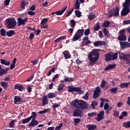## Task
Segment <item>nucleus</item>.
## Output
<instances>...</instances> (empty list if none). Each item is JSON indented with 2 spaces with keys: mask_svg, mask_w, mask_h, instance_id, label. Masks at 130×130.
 Listing matches in <instances>:
<instances>
[{
  "mask_svg": "<svg viewBox=\"0 0 130 130\" xmlns=\"http://www.w3.org/2000/svg\"><path fill=\"white\" fill-rule=\"evenodd\" d=\"M55 72V68H52L47 74L48 77H49V76L51 75V74L52 73H54Z\"/></svg>",
  "mask_w": 130,
  "mask_h": 130,
  "instance_id": "nucleus-48",
  "label": "nucleus"
},
{
  "mask_svg": "<svg viewBox=\"0 0 130 130\" xmlns=\"http://www.w3.org/2000/svg\"><path fill=\"white\" fill-rule=\"evenodd\" d=\"M113 115L115 117H118V116H119V112L115 110L114 111Z\"/></svg>",
  "mask_w": 130,
  "mask_h": 130,
  "instance_id": "nucleus-57",
  "label": "nucleus"
},
{
  "mask_svg": "<svg viewBox=\"0 0 130 130\" xmlns=\"http://www.w3.org/2000/svg\"><path fill=\"white\" fill-rule=\"evenodd\" d=\"M22 101V98L19 96H14V104H19Z\"/></svg>",
  "mask_w": 130,
  "mask_h": 130,
  "instance_id": "nucleus-20",
  "label": "nucleus"
},
{
  "mask_svg": "<svg viewBox=\"0 0 130 130\" xmlns=\"http://www.w3.org/2000/svg\"><path fill=\"white\" fill-rule=\"evenodd\" d=\"M90 43H91V41L89 40V37H84L82 39L81 46L83 47V46H85V45H88V44H90Z\"/></svg>",
  "mask_w": 130,
  "mask_h": 130,
  "instance_id": "nucleus-9",
  "label": "nucleus"
},
{
  "mask_svg": "<svg viewBox=\"0 0 130 130\" xmlns=\"http://www.w3.org/2000/svg\"><path fill=\"white\" fill-rule=\"evenodd\" d=\"M60 106V105L59 104L57 103H55L53 106H52V108L54 110H55L56 108L58 107H59Z\"/></svg>",
  "mask_w": 130,
  "mask_h": 130,
  "instance_id": "nucleus-47",
  "label": "nucleus"
},
{
  "mask_svg": "<svg viewBox=\"0 0 130 130\" xmlns=\"http://www.w3.org/2000/svg\"><path fill=\"white\" fill-rule=\"evenodd\" d=\"M68 92H75V87H73L72 86H69Z\"/></svg>",
  "mask_w": 130,
  "mask_h": 130,
  "instance_id": "nucleus-58",
  "label": "nucleus"
},
{
  "mask_svg": "<svg viewBox=\"0 0 130 130\" xmlns=\"http://www.w3.org/2000/svg\"><path fill=\"white\" fill-rule=\"evenodd\" d=\"M55 93L54 92H50L48 94V98L49 99H53V98H55Z\"/></svg>",
  "mask_w": 130,
  "mask_h": 130,
  "instance_id": "nucleus-29",
  "label": "nucleus"
},
{
  "mask_svg": "<svg viewBox=\"0 0 130 130\" xmlns=\"http://www.w3.org/2000/svg\"><path fill=\"white\" fill-rule=\"evenodd\" d=\"M112 56H111V60H114V59H117L118 56V54L117 53H113L111 52Z\"/></svg>",
  "mask_w": 130,
  "mask_h": 130,
  "instance_id": "nucleus-27",
  "label": "nucleus"
},
{
  "mask_svg": "<svg viewBox=\"0 0 130 130\" xmlns=\"http://www.w3.org/2000/svg\"><path fill=\"white\" fill-rule=\"evenodd\" d=\"M85 36H88L90 34V29L89 28L86 29L83 33Z\"/></svg>",
  "mask_w": 130,
  "mask_h": 130,
  "instance_id": "nucleus-53",
  "label": "nucleus"
},
{
  "mask_svg": "<svg viewBox=\"0 0 130 130\" xmlns=\"http://www.w3.org/2000/svg\"><path fill=\"white\" fill-rule=\"evenodd\" d=\"M123 126L124 127H125V128H128L130 127V121H127V122H124L123 123Z\"/></svg>",
  "mask_w": 130,
  "mask_h": 130,
  "instance_id": "nucleus-35",
  "label": "nucleus"
},
{
  "mask_svg": "<svg viewBox=\"0 0 130 130\" xmlns=\"http://www.w3.org/2000/svg\"><path fill=\"white\" fill-rule=\"evenodd\" d=\"M98 50H99L97 49L93 50L88 54V57L89 61L96 62V61L98 60L99 56H100V54L98 52Z\"/></svg>",
  "mask_w": 130,
  "mask_h": 130,
  "instance_id": "nucleus-3",
  "label": "nucleus"
},
{
  "mask_svg": "<svg viewBox=\"0 0 130 130\" xmlns=\"http://www.w3.org/2000/svg\"><path fill=\"white\" fill-rule=\"evenodd\" d=\"M1 85L2 87L4 88V89H6L7 87H8V82H2Z\"/></svg>",
  "mask_w": 130,
  "mask_h": 130,
  "instance_id": "nucleus-55",
  "label": "nucleus"
},
{
  "mask_svg": "<svg viewBox=\"0 0 130 130\" xmlns=\"http://www.w3.org/2000/svg\"><path fill=\"white\" fill-rule=\"evenodd\" d=\"M6 22L8 24V28L9 29H14L15 26L17 25V22L15 20V18H9L6 20Z\"/></svg>",
  "mask_w": 130,
  "mask_h": 130,
  "instance_id": "nucleus-6",
  "label": "nucleus"
},
{
  "mask_svg": "<svg viewBox=\"0 0 130 130\" xmlns=\"http://www.w3.org/2000/svg\"><path fill=\"white\" fill-rule=\"evenodd\" d=\"M62 123H60L58 126H57L55 128V130H60L61 129V127H62Z\"/></svg>",
  "mask_w": 130,
  "mask_h": 130,
  "instance_id": "nucleus-52",
  "label": "nucleus"
},
{
  "mask_svg": "<svg viewBox=\"0 0 130 130\" xmlns=\"http://www.w3.org/2000/svg\"><path fill=\"white\" fill-rule=\"evenodd\" d=\"M100 107L102 108L104 105V99H101Z\"/></svg>",
  "mask_w": 130,
  "mask_h": 130,
  "instance_id": "nucleus-62",
  "label": "nucleus"
},
{
  "mask_svg": "<svg viewBox=\"0 0 130 130\" xmlns=\"http://www.w3.org/2000/svg\"><path fill=\"white\" fill-rule=\"evenodd\" d=\"M119 15V8L118 7H116L113 10L109 12L108 17L109 18H111V17H117Z\"/></svg>",
  "mask_w": 130,
  "mask_h": 130,
  "instance_id": "nucleus-5",
  "label": "nucleus"
},
{
  "mask_svg": "<svg viewBox=\"0 0 130 130\" xmlns=\"http://www.w3.org/2000/svg\"><path fill=\"white\" fill-rule=\"evenodd\" d=\"M88 18L89 20L91 21V20H94V19L95 18V16L93 12H90L88 15Z\"/></svg>",
  "mask_w": 130,
  "mask_h": 130,
  "instance_id": "nucleus-23",
  "label": "nucleus"
},
{
  "mask_svg": "<svg viewBox=\"0 0 130 130\" xmlns=\"http://www.w3.org/2000/svg\"><path fill=\"white\" fill-rule=\"evenodd\" d=\"M112 54H111V52L108 53L105 55V59L106 61H109L111 60V56Z\"/></svg>",
  "mask_w": 130,
  "mask_h": 130,
  "instance_id": "nucleus-16",
  "label": "nucleus"
},
{
  "mask_svg": "<svg viewBox=\"0 0 130 130\" xmlns=\"http://www.w3.org/2000/svg\"><path fill=\"white\" fill-rule=\"evenodd\" d=\"M94 46L95 47H98L101 45H105V42L104 41H98L93 43Z\"/></svg>",
  "mask_w": 130,
  "mask_h": 130,
  "instance_id": "nucleus-14",
  "label": "nucleus"
},
{
  "mask_svg": "<svg viewBox=\"0 0 130 130\" xmlns=\"http://www.w3.org/2000/svg\"><path fill=\"white\" fill-rule=\"evenodd\" d=\"M42 100V106H46L48 104V100L47 99V96L43 95Z\"/></svg>",
  "mask_w": 130,
  "mask_h": 130,
  "instance_id": "nucleus-15",
  "label": "nucleus"
},
{
  "mask_svg": "<svg viewBox=\"0 0 130 130\" xmlns=\"http://www.w3.org/2000/svg\"><path fill=\"white\" fill-rule=\"evenodd\" d=\"M1 36L5 37L6 36V30L4 28H2L0 30Z\"/></svg>",
  "mask_w": 130,
  "mask_h": 130,
  "instance_id": "nucleus-43",
  "label": "nucleus"
},
{
  "mask_svg": "<svg viewBox=\"0 0 130 130\" xmlns=\"http://www.w3.org/2000/svg\"><path fill=\"white\" fill-rule=\"evenodd\" d=\"M0 61L2 64H4L5 66H10V64H11V62L8 60L1 59Z\"/></svg>",
  "mask_w": 130,
  "mask_h": 130,
  "instance_id": "nucleus-19",
  "label": "nucleus"
},
{
  "mask_svg": "<svg viewBox=\"0 0 130 130\" xmlns=\"http://www.w3.org/2000/svg\"><path fill=\"white\" fill-rule=\"evenodd\" d=\"M122 8L121 16H126L130 12V0H125V2L122 4Z\"/></svg>",
  "mask_w": 130,
  "mask_h": 130,
  "instance_id": "nucleus-2",
  "label": "nucleus"
},
{
  "mask_svg": "<svg viewBox=\"0 0 130 130\" xmlns=\"http://www.w3.org/2000/svg\"><path fill=\"white\" fill-rule=\"evenodd\" d=\"M64 57H65L66 59H68L69 58H71V57L72 56L71 55V53L69 52V51H64L62 52Z\"/></svg>",
  "mask_w": 130,
  "mask_h": 130,
  "instance_id": "nucleus-18",
  "label": "nucleus"
},
{
  "mask_svg": "<svg viewBox=\"0 0 130 130\" xmlns=\"http://www.w3.org/2000/svg\"><path fill=\"white\" fill-rule=\"evenodd\" d=\"M50 111V109L48 108V109H46L43 111H40L39 112V113H40V114H45V113H47Z\"/></svg>",
  "mask_w": 130,
  "mask_h": 130,
  "instance_id": "nucleus-33",
  "label": "nucleus"
},
{
  "mask_svg": "<svg viewBox=\"0 0 130 130\" xmlns=\"http://www.w3.org/2000/svg\"><path fill=\"white\" fill-rule=\"evenodd\" d=\"M103 32L105 35H106V36H107V37H109V36H110V35L109 34V31L107 30V29L104 28Z\"/></svg>",
  "mask_w": 130,
  "mask_h": 130,
  "instance_id": "nucleus-42",
  "label": "nucleus"
},
{
  "mask_svg": "<svg viewBox=\"0 0 130 130\" xmlns=\"http://www.w3.org/2000/svg\"><path fill=\"white\" fill-rule=\"evenodd\" d=\"M120 45L121 49H125V48H128L130 47V43L127 42H120Z\"/></svg>",
  "mask_w": 130,
  "mask_h": 130,
  "instance_id": "nucleus-10",
  "label": "nucleus"
},
{
  "mask_svg": "<svg viewBox=\"0 0 130 130\" xmlns=\"http://www.w3.org/2000/svg\"><path fill=\"white\" fill-rule=\"evenodd\" d=\"M105 85H106V81L103 80L101 82V84L100 85L101 87L102 88H104V87L105 86Z\"/></svg>",
  "mask_w": 130,
  "mask_h": 130,
  "instance_id": "nucleus-61",
  "label": "nucleus"
},
{
  "mask_svg": "<svg viewBox=\"0 0 130 130\" xmlns=\"http://www.w3.org/2000/svg\"><path fill=\"white\" fill-rule=\"evenodd\" d=\"M64 80L65 82H68L69 83H70V82H73L74 81V79L71 77H68L67 76L64 77Z\"/></svg>",
  "mask_w": 130,
  "mask_h": 130,
  "instance_id": "nucleus-32",
  "label": "nucleus"
},
{
  "mask_svg": "<svg viewBox=\"0 0 130 130\" xmlns=\"http://www.w3.org/2000/svg\"><path fill=\"white\" fill-rule=\"evenodd\" d=\"M100 92H101V88H100L99 86L95 87V90L93 91V98L94 99L98 98V97L100 96Z\"/></svg>",
  "mask_w": 130,
  "mask_h": 130,
  "instance_id": "nucleus-8",
  "label": "nucleus"
},
{
  "mask_svg": "<svg viewBox=\"0 0 130 130\" xmlns=\"http://www.w3.org/2000/svg\"><path fill=\"white\" fill-rule=\"evenodd\" d=\"M114 68H115V64H109L105 68V71H109L110 70L114 69Z\"/></svg>",
  "mask_w": 130,
  "mask_h": 130,
  "instance_id": "nucleus-22",
  "label": "nucleus"
},
{
  "mask_svg": "<svg viewBox=\"0 0 130 130\" xmlns=\"http://www.w3.org/2000/svg\"><path fill=\"white\" fill-rule=\"evenodd\" d=\"M129 85V83H122L120 84V88H126Z\"/></svg>",
  "mask_w": 130,
  "mask_h": 130,
  "instance_id": "nucleus-39",
  "label": "nucleus"
},
{
  "mask_svg": "<svg viewBox=\"0 0 130 130\" xmlns=\"http://www.w3.org/2000/svg\"><path fill=\"white\" fill-rule=\"evenodd\" d=\"M27 5H28V2H27L25 0L22 1L21 2V9H23V10H24L25 7H26V6H27Z\"/></svg>",
  "mask_w": 130,
  "mask_h": 130,
  "instance_id": "nucleus-30",
  "label": "nucleus"
},
{
  "mask_svg": "<svg viewBox=\"0 0 130 130\" xmlns=\"http://www.w3.org/2000/svg\"><path fill=\"white\" fill-rule=\"evenodd\" d=\"M84 29H78L74 36L72 41L74 42L78 41V39H80L84 35Z\"/></svg>",
  "mask_w": 130,
  "mask_h": 130,
  "instance_id": "nucleus-4",
  "label": "nucleus"
},
{
  "mask_svg": "<svg viewBox=\"0 0 130 130\" xmlns=\"http://www.w3.org/2000/svg\"><path fill=\"white\" fill-rule=\"evenodd\" d=\"M38 124V122L36 120H32L31 122L28 124V126H35V125H37Z\"/></svg>",
  "mask_w": 130,
  "mask_h": 130,
  "instance_id": "nucleus-28",
  "label": "nucleus"
},
{
  "mask_svg": "<svg viewBox=\"0 0 130 130\" xmlns=\"http://www.w3.org/2000/svg\"><path fill=\"white\" fill-rule=\"evenodd\" d=\"M17 61V58H15L12 61V63L11 64L10 69L13 70L16 67V62Z\"/></svg>",
  "mask_w": 130,
  "mask_h": 130,
  "instance_id": "nucleus-21",
  "label": "nucleus"
},
{
  "mask_svg": "<svg viewBox=\"0 0 130 130\" xmlns=\"http://www.w3.org/2000/svg\"><path fill=\"white\" fill-rule=\"evenodd\" d=\"M74 92H78V94H84V91L82 90L80 87H74Z\"/></svg>",
  "mask_w": 130,
  "mask_h": 130,
  "instance_id": "nucleus-25",
  "label": "nucleus"
},
{
  "mask_svg": "<svg viewBox=\"0 0 130 130\" xmlns=\"http://www.w3.org/2000/svg\"><path fill=\"white\" fill-rule=\"evenodd\" d=\"M46 23H47V18L43 19L41 22V24H42V25H44Z\"/></svg>",
  "mask_w": 130,
  "mask_h": 130,
  "instance_id": "nucleus-59",
  "label": "nucleus"
},
{
  "mask_svg": "<svg viewBox=\"0 0 130 130\" xmlns=\"http://www.w3.org/2000/svg\"><path fill=\"white\" fill-rule=\"evenodd\" d=\"M15 34V30H9L6 32V35L8 37H12Z\"/></svg>",
  "mask_w": 130,
  "mask_h": 130,
  "instance_id": "nucleus-26",
  "label": "nucleus"
},
{
  "mask_svg": "<svg viewBox=\"0 0 130 130\" xmlns=\"http://www.w3.org/2000/svg\"><path fill=\"white\" fill-rule=\"evenodd\" d=\"M4 74H6L5 69L1 68V69H0V77H2V76H4Z\"/></svg>",
  "mask_w": 130,
  "mask_h": 130,
  "instance_id": "nucleus-60",
  "label": "nucleus"
},
{
  "mask_svg": "<svg viewBox=\"0 0 130 130\" xmlns=\"http://www.w3.org/2000/svg\"><path fill=\"white\" fill-rule=\"evenodd\" d=\"M110 24V22L108 21H105L102 26L103 27H108V26Z\"/></svg>",
  "mask_w": 130,
  "mask_h": 130,
  "instance_id": "nucleus-46",
  "label": "nucleus"
},
{
  "mask_svg": "<svg viewBox=\"0 0 130 130\" xmlns=\"http://www.w3.org/2000/svg\"><path fill=\"white\" fill-rule=\"evenodd\" d=\"M82 98L84 99V100H88L89 99V93L86 92L85 95L82 96Z\"/></svg>",
  "mask_w": 130,
  "mask_h": 130,
  "instance_id": "nucleus-51",
  "label": "nucleus"
},
{
  "mask_svg": "<svg viewBox=\"0 0 130 130\" xmlns=\"http://www.w3.org/2000/svg\"><path fill=\"white\" fill-rule=\"evenodd\" d=\"M94 31H98L100 29V25L99 24H96L93 28Z\"/></svg>",
  "mask_w": 130,
  "mask_h": 130,
  "instance_id": "nucleus-56",
  "label": "nucleus"
},
{
  "mask_svg": "<svg viewBox=\"0 0 130 130\" xmlns=\"http://www.w3.org/2000/svg\"><path fill=\"white\" fill-rule=\"evenodd\" d=\"M97 113L96 112H92V113H89L88 114V116H89V117H92V116H94L96 115Z\"/></svg>",
  "mask_w": 130,
  "mask_h": 130,
  "instance_id": "nucleus-63",
  "label": "nucleus"
},
{
  "mask_svg": "<svg viewBox=\"0 0 130 130\" xmlns=\"http://www.w3.org/2000/svg\"><path fill=\"white\" fill-rule=\"evenodd\" d=\"M59 75L58 74H56L52 78V82H56V79H58Z\"/></svg>",
  "mask_w": 130,
  "mask_h": 130,
  "instance_id": "nucleus-49",
  "label": "nucleus"
},
{
  "mask_svg": "<svg viewBox=\"0 0 130 130\" xmlns=\"http://www.w3.org/2000/svg\"><path fill=\"white\" fill-rule=\"evenodd\" d=\"M86 127L88 128V130H94L97 126L96 125L88 124L86 125Z\"/></svg>",
  "mask_w": 130,
  "mask_h": 130,
  "instance_id": "nucleus-24",
  "label": "nucleus"
},
{
  "mask_svg": "<svg viewBox=\"0 0 130 130\" xmlns=\"http://www.w3.org/2000/svg\"><path fill=\"white\" fill-rule=\"evenodd\" d=\"M127 115V112L125 111H123L122 112V115H120L119 117V119H122L123 117H124L125 116H126Z\"/></svg>",
  "mask_w": 130,
  "mask_h": 130,
  "instance_id": "nucleus-40",
  "label": "nucleus"
},
{
  "mask_svg": "<svg viewBox=\"0 0 130 130\" xmlns=\"http://www.w3.org/2000/svg\"><path fill=\"white\" fill-rule=\"evenodd\" d=\"M125 30L123 29L119 31V36L117 39L119 41H126V36L125 35Z\"/></svg>",
  "mask_w": 130,
  "mask_h": 130,
  "instance_id": "nucleus-7",
  "label": "nucleus"
},
{
  "mask_svg": "<svg viewBox=\"0 0 130 130\" xmlns=\"http://www.w3.org/2000/svg\"><path fill=\"white\" fill-rule=\"evenodd\" d=\"M73 103L74 107L77 108L73 111V116L74 117H81L83 115V112L81 109H88V104L84 101L78 100L73 101Z\"/></svg>",
  "mask_w": 130,
  "mask_h": 130,
  "instance_id": "nucleus-1",
  "label": "nucleus"
},
{
  "mask_svg": "<svg viewBox=\"0 0 130 130\" xmlns=\"http://www.w3.org/2000/svg\"><path fill=\"white\" fill-rule=\"evenodd\" d=\"M74 125H78L80 122H81V119L76 118L74 119Z\"/></svg>",
  "mask_w": 130,
  "mask_h": 130,
  "instance_id": "nucleus-34",
  "label": "nucleus"
},
{
  "mask_svg": "<svg viewBox=\"0 0 130 130\" xmlns=\"http://www.w3.org/2000/svg\"><path fill=\"white\" fill-rule=\"evenodd\" d=\"M67 8H68V7L66 6L65 7H63V8H62L61 10L56 11V15L57 16H60V15H62L63 14V13H64V12H66V10H67Z\"/></svg>",
  "mask_w": 130,
  "mask_h": 130,
  "instance_id": "nucleus-17",
  "label": "nucleus"
},
{
  "mask_svg": "<svg viewBox=\"0 0 130 130\" xmlns=\"http://www.w3.org/2000/svg\"><path fill=\"white\" fill-rule=\"evenodd\" d=\"M75 13L76 17L78 18H80V17H82V12H81L80 11L76 10Z\"/></svg>",
  "mask_w": 130,
  "mask_h": 130,
  "instance_id": "nucleus-41",
  "label": "nucleus"
},
{
  "mask_svg": "<svg viewBox=\"0 0 130 130\" xmlns=\"http://www.w3.org/2000/svg\"><path fill=\"white\" fill-rule=\"evenodd\" d=\"M65 86H66V85H64V83L60 84L57 88L58 91H61V90H62V89H63V88H64Z\"/></svg>",
  "mask_w": 130,
  "mask_h": 130,
  "instance_id": "nucleus-38",
  "label": "nucleus"
},
{
  "mask_svg": "<svg viewBox=\"0 0 130 130\" xmlns=\"http://www.w3.org/2000/svg\"><path fill=\"white\" fill-rule=\"evenodd\" d=\"M27 22V18L22 19L20 17H19L17 19V25L22 26V25H24Z\"/></svg>",
  "mask_w": 130,
  "mask_h": 130,
  "instance_id": "nucleus-12",
  "label": "nucleus"
},
{
  "mask_svg": "<svg viewBox=\"0 0 130 130\" xmlns=\"http://www.w3.org/2000/svg\"><path fill=\"white\" fill-rule=\"evenodd\" d=\"M97 121H101L102 119H104V111H101L97 114V117L95 118Z\"/></svg>",
  "mask_w": 130,
  "mask_h": 130,
  "instance_id": "nucleus-11",
  "label": "nucleus"
},
{
  "mask_svg": "<svg viewBox=\"0 0 130 130\" xmlns=\"http://www.w3.org/2000/svg\"><path fill=\"white\" fill-rule=\"evenodd\" d=\"M71 23V27L72 28H75V26H76V21L74 19H72L70 21Z\"/></svg>",
  "mask_w": 130,
  "mask_h": 130,
  "instance_id": "nucleus-45",
  "label": "nucleus"
},
{
  "mask_svg": "<svg viewBox=\"0 0 130 130\" xmlns=\"http://www.w3.org/2000/svg\"><path fill=\"white\" fill-rule=\"evenodd\" d=\"M30 120H31V117H29L28 118L23 119L22 123L23 124H25V123H28Z\"/></svg>",
  "mask_w": 130,
  "mask_h": 130,
  "instance_id": "nucleus-37",
  "label": "nucleus"
},
{
  "mask_svg": "<svg viewBox=\"0 0 130 130\" xmlns=\"http://www.w3.org/2000/svg\"><path fill=\"white\" fill-rule=\"evenodd\" d=\"M80 9V2L79 0H76L75 4V9L79 10Z\"/></svg>",
  "mask_w": 130,
  "mask_h": 130,
  "instance_id": "nucleus-36",
  "label": "nucleus"
},
{
  "mask_svg": "<svg viewBox=\"0 0 130 130\" xmlns=\"http://www.w3.org/2000/svg\"><path fill=\"white\" fill-rule=\"evenodd\" d=\"M98 105V103L96 101H93L91 102V106L93 108V109H95V106H97Z\"/></svg>",
  "mask_w": 130,
  "mask_h": 130,
  "instance_id": "nucleus-44",
  "label": "nucleus"
},
{
  "mask_svg": "<svg viewBox=\"0 0 130 130\" xmlns=\"http://www.w3.org/2000/svg\"><path fill=\"white\" fill-rule=\"evenodd\" d=\"M16 120H12L9 123V127H14V124H15V121Z\"/></svg>",
  "mask_w": 130,
  "mask_h": 130,
  "instance_id": "nucleus-54",
  "label": "nucleus"
},
{
  "mask_svg": "<svg viewBox=\"0 0 130 130\" xmlns=\"http://www.w3.org/2000/svg\"><path fill=\"white\" fill-rule=\"evenodd\" d=\"M14 89L15 90L18 89V91H23V90H24V88L23 86H22V85L19 86L17 84L15 85Z\"/></svg>",
  "mask_w": 130,
  "mask_h": 130,
  "instance_id": "nucleus-31",
  "label": "nucleus"
},
{
  "mask_svg": "<svg viewBox=\"0 0 130 130\" xmlns=\"http://www.w3.org/2000/svg\"><path fill=\"white\" fill-rule=\"evenodd\" d=\"M120 59H124L125 61L128 60L129 59V54L122 53L119 56Z\"/></svg>",
  "mask_w": 130,
  "mask_h": 130,
  "instance_id": "nucleus-13",
  "label": "nucleus"
},
{
  "mask_svg": "<svg viewBox=\"0 0 130 130\" xmlns=\"http://www.w3.org/2000/svg\"><path fill=\"white\" fill-rule=\"evenodd\" d=\"M118 89V88L117 87L112 88L110 89V92H112V93H115L117 92Z\"/></svg>",
  "mask_w": 130,
  "mask_h": 130,
  "instance_id": "nucleus-50",
  "label": "nucleus"
},
{
  "mask_svg": "<svg viewBox=\"0 0 130 130\" xmlns=\"http://www.w3.org/2000/svg\"><path fill=\"white\" fill-rule=\"evenodd\" d=\"M27 14L29 16H34V15H35L36 13L35 12L29 11L27 12Z\"/></svg>",
  "mask_w": 130,
  "mask_h": 130,
  "instance_id": "nucleus-64",
  "label": "nucleus"
}]
</instances>
